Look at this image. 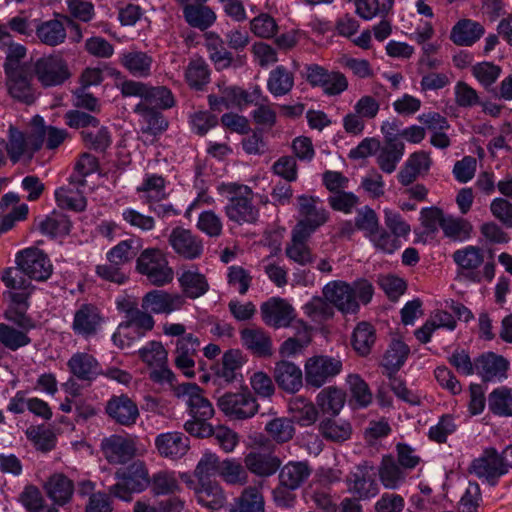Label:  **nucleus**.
<instances>
[{"label":"nucleus","mask_w":512,"mask_h":512,"mask_svg":"<svg viewBox=\"0 0 512 512\" xmlns=\"http://www.w3.org/2000/svg\"><path fill=\"white\" fill-rule=\"evenodd\" d=\"M174 394L185 402L191 416L184 424L185 431L198 438L208 437L213 432L208 420L214 416L215 410L203 389L195 383H182L174 388Z\"/></svg>","instance_id":"1"},{"label":"nucleus","mask_w":512,"mask_h":512,"mask_svg":"<svg viewBox=\"0 0 512 512\" xmlns=\"http://www.w3.org/2000/svg\"><path fill=\"white\" fill-rule=\"evenodd\" d=\"M374 287L364 278L351 283L332 280L322 288V295L342 314H357L360 305H367L373 297Z\"/></svg>","instance_id":"2"},{"label":"nucleus","mask_w":512,"mask_h":512,"mask_svg":"<svg viewBox=\"0 0 512 512\" xmlns=\"http://www.w3.org/2000/svg\"><path fill=\"white\" fill-rule=\"evenodd\" d=\"M16 267H9L2 273L1 280L4 282V278L11 270L17 271L20 281L34 291L35 287L31 284V280L45 281L47 280L53 271L48 256L40 249L30 247L26 248L16 254Z\"/></svg>","instance_id":"3"},{"label":"nucleus","mask_w":512,"mask_h":512,"mask_svg":"<svg viewBox=\"0 0 512 512\" xmlns=\"http://www.w3.org/2000/svg\"><path fill=\"white\" fill-rule=\"evenodd\" d=\"M452 259L458 267V275L475 283L491 282L495 277V263L492 260L485 262L482 248L468 245L457 249Z\"/></svg>","instance_id":"4"},{"label":"nucleus","mask_w":512,"mask_h":512,"mask_svg":"<svg viewBox=\"0 0 512 512\" xmlns=\"http://www.w3.org/2000/svg\"><path fill=\"white\" fill-rule=\"evenodd\" d=\"M3 283L8 289L7 295L10 299V304L4 313L5 319L25 331L33 328V321L27 315L29 298L33 291L20 281L18 272L14 270L8 272Z\"/></svg>","instance_id":"5"},{"label":"nucleus","mask_w":512,"mask_h":512,"mask_svg":"<svg viewBox=\"0 0 512 512\" xmlns=\"http://www.w3.org/2000/svg\"><path fill=\"white\" fill-rule=\"evenodd\" d=\"M135 270L157 287L169 284L174 277L166 254L155 247L146 248L139 253L136 258Z\"/></svg>","instance_id":"6"},{"label":"nucleus","mask_w":512,"mask_h":512,"mask_svg":"<svg viewBox=\"0 0 512 512\" xmlns=\"http://www.w3.org/2000/svg\"><path fill=\"white\" fill-rule=\"evenodd\" d=\"M115 475L118 482L110 487L109 492L126 502L132 500L133 493L144 491L151 483L148 469L145 463L140 460L118 470Z\"/></svg>","instance_id":"7"},{"label":"nucleus","mask_w":512,"mask_h":512,"mask_svg":"<svg viewBox=\"0 0 512 512\" xmlns=\"http://www.w3.org/2000/svg\"><path fill=\"white\" fill-rule=\"evenodd\" d=\"M230 197L225 206L227 218L238 224H254L259 217V210L253 204V191L247 185L230 184L228 186Z\"/></svg>","instance_id":"8"},{"label":"nucleus","mask_w":512,"mask_h":512,"mask_svg":"<svg viewBox=\"0 0 512 512\" xmlns=\"http://www.w3.org/2000/svg\"><path fill=\"white\" fill-rule=\"evenodd\" d=\"M31 71L43 88L60 86L71 77L66 60L59 54H50L36 59L32 63Z\"/></svg>","instance_id":"9"},{"label":"nucleus","mask_w":512,"mask_h":512,"mask_svg":"<svg viewBox=\"0 0 512 512\" xmlns=\"http://www.w3.org/2000/svg\"><path fill=\"white\" fill-rule=\"evenodd\" d=\"M299 220L293 230L312 235L330 218L329 211L321 205L319 197L299 195L297 197Z\"/></svg>","instance_id":"10"},{"label":"nucleus","mask_w":512,"mask_h":512,"mask_svg":"<svg viewBox=\"0 0 512 512\" xmlns=\"http://www.w3.org/2000/svg\"><path fill=\"white\" fill-rule=\"evenodd\" d=\"M217 405L226 416L236 420L252 418L259 410L258 402L248 388L225 393L218 399Z\"/></svg>","instance_id":"11"},{"label":"nucleus","mask_w":512,"mask_h":512,"mask_svg":"<svg viewBox=\"0 0 512 512\" xmlns=\"http://www.w3.org/2000/svg\"><path fill=\"white\" fill-rule=\"evenodd\" d=\"M469 472L479 479H484L495 484L498 479L506 475L507 468L503 457V451L499 452L494 447H486L482 453L472 460Z\"/></svg>","instance_id":"12"},{"label":"nucleus","mask_w":512,"mask_h":512,"mask_svg":"<svg viewBox=\"0 0 512 512\" xmlns=\"http://www.w3.org/2000/svg\"><path fill=\"white\" fill-rule=\"evenodd\" d=\"M41 137L39 133H35L34 126H32L28 135L10 126L9 141L5 143L4 139H0V147L5 146L10 160L16 163L25 156L32 158L42 148Z\"/></svg>","instance_id":"13"},{"label":"nucleus","mask_w":512,"mask_h":512,"mask_svg":"<svg viewBox=\"0 0 512 512\" xmlns=\"http://www.w3.org/2000/svg\"><path fill=\"white\" fill-rule=\"evenodd\" d=\"M105 323L100 308L91 303L80 304L73 313L71 330L74 335L89 339L98 335Z\"/></svg>","instance_id":"14"},{"label":"nucleus","mask_w":512,"mask_h":512,"mask_svg":"<svg viewBox=\"0 0 512 512\" xmlns=\"http://www.w3.org/2000/svg\"><path fill=\"white\" fill-rule=\"evenodd\" d=\"M341 370L340 360L326 355L313 356L304 365L305 381L308 386L320 388L340 374Z\"/></svg>","instance_id":"15"},{"label":"nucleus","mask_w":512,"mask_h":512,"mask_svg":"<svg viewBox=\"0 0 512 512\" xmlns=\"http://www.w3.org/2000/svg\"><path fill=\"white\" fill-rule=\"evenodd\" d=\"M8 94L16 101L31 105L38 97L32 84V75L27 68H8L5 72Z\"/></svg>","instance_id":"16"},{"label":"nucleus","mask_w":512,"mask_h":512,"mask_svg":"<svg viewBox=\"0 0 512 512\" xmlns=\"http://www.w3.org/2000/svg\"><path fill=\"white\" fill-rule=\"evenodd\" d=\"M345 483L347 491L358 500H369L379 494L378 484L366 463L359 464L351 470L346 476Z\"/></svg>","instance_id":"17"},{"label":"nucleus","mask_w":512,"mask_h":512,"mask_svg":"<svg viewBox=\"0 0 512 512\" xmlns=\"http://www.w3.org/2000/svg\"><path fill=\"white\" fill-rule=\"evenodd\" d=\"M104 409L111 421L124 427L135 425L140 416L138 405L127 394L112 395Z\"/></svg>","instance_id":"18"},{"label":"nucleus","mask_w":512,"mask_h":512,"mask_svg":"<svg viewBox=\"0 0 512 512\" xmlns=\"http://www.w3.org/2000/svg\"><path fill=\"white\" fill-rule=\"evenodd\" d=\"M168 242L173 251L186 260L198 259L204 251L203 240L191 230L183 227L173 228Z\"/></svg>","instance_id":"19"},{"label":"nucleus","mask_w":512,"mask_h":512,"mask_svg":"<svg viewBox=\"0 0 512 512\" xmlns=\"http://www.w3.org/2000/svg\"><path fill=\"white\" fill-rule=\"evenodd\" d=\"M101 450L110 464H125L136 454V443L129 436L113 434L101 442Z\"/></svg>","instance_id":"20"},{"label":"nucleus","mask_w":512,"mask_h":512,"mask_svg":"<svg viewBox=\"0 0 512 512\" xmlns=\"http://www.w3.org/2000/svg\"><path fill=\"white\" fill-rule=\"evenodd\" d=\"M260 312L264 323L276 329L290 326L296 316L292 305L285 299L277 297L264 302Z\"/></svg>","instance_id":"21"},{"label":"nucleus","mask_w":512,"mask_h":512,"mask_svg":"<svg viewBox=\"0 0 512 512\" xmlns=\"http://www.w3.org/2000/svg\"><path fill=\"white\" fill-rule=\"evenodd\" d=\"M509 361L502 355L486 352L475 359L476 374L484 382H501L507 378Z\"/></svg>","instance_id":"22"},{"label":"nucleus","mask_w":512,"mask_h":512,"mask_svg":"<svg viewBox=\"0 0 512 512\" xmlns=\"http://www.w3.org/2000/svg\"><path fill=\"white\" fill-rule=\"evenodd\" d=\"M67 367L77 380L89 384L103 374V368L98 359L88 352L77 351L72 354L67 361Z\"/></svg>","instance_id":"23"},{"label":"nucleus","mask_w":512,"mask_h":512,"mask_svg":"<svg viewBox=\"0 0 512 512\" xmlns=\"http://www.w3.org/2000/svg\"><path fill=\"white\" fill-rule=\"evenodd\" d=\"M185 303L182 295L168 293L163 290H152L146 293L141 301V307L145 311L154 314H170L180 310Z\"/></svg>","instance_id":"24"},{"label":"nucleus","mask_w":512,"mask_h":512,"mask_svg":"<svg viewBox=\"0 0 512 512\" xmlns=\"http://www.w3.org/2000/svg\"><path fill=\"white\" fill-rule=\"evenodd\" d=\"M246 358L239 349H229L224 352L221 362L214 367L215 380L219 385L232 384L242 378L241 368Z\"/></svg>","instance_id":"25"},{"label":"nucleus","mask_w":512,"mask_h":512,"mask_svg":"<svg viewBox=\"0 0 512 512\" xmlns=\"http://www.w3.org/2000/svg\"><path fill=\"white\" fill-rule=\"evenodd\" d=\"M200 346V340L195 335L188 333L178 338L175 349V365L183 374L189 378L193 377L195 367V356Z\"/></svg>","instance_id":"26"},{"label":"nucleus","mask_w":512,"mask_h":512,"mask_svg":"<svg viewBox=\"0 0 512 512\" xmlns=\"http://www.w3.org/2000/svg\"><path fill=\"white\" fill-rule=\"evenodd\" d=\"M244 465L251 474L261 478H268L279 470L281 460L272 452L252 450L245 455Z\"/></svg>","instance_id":"27"},{"label":"nucleus","mask_w":512,"mask_h":512,"mask_svg":"<svg viewBox=\"0 0 512 512\" xmlns=\"http://www.w3.org/2000/svg\"><path fill=\"white\" fill-rule=\"evenodd\" d=\"M273 377L278 387L287 393H296L303 385L302 370L290 361L281 360L276 362Z\"/></svg>","instance_id":"28"},{"label":"nucleus","mask_w":512,"mask_h":512,"mask_svg":"<svg viewBox=\"0 0 512 512\" xmlns=\"http://www.w3.org/2000/svg\"><path fill=\"white\" fill-rule=\"evenodd\" d=\"M46 495L53 502L51 505L62 507L72 500L74 483L62 473L52 474L43 486Z\"/></svg>","instance_id":"29"},{"label":"nucleus","mask_w":512,"mask_h":512,"mask_svg":"<svg viewBox=\"0 0 512 512\" xmlns=\"http://www.w3.org/2000/svg\"><path fill=\"white\" fill-rule=\"evenodd\" d=\"M242 346L257 357H269L273 353L272 339L262 328L250 327L240 331Z\"/></svg>","instance_id":"30"},{"label":"nucleus","mask_w":512,"mask_h":512,"mask_svg":"<svg viewBox=\"0 0 512 512\" xmlns=\"http://www.w3.org/2000/svg\"><path fill=\"white\" fill-rule=\"evenodd\" d=\"M193 491L197 503L207 509L218 510L226 502L225 492L216 481H198L193 487Z\"/></svg>","instance_id":"31"},{"label":"nucleus","mask_w":512,"mask_h":512,"mask_svg":"<svg viewBox=\"0 0 512 512\" xmlns=\"http://www.w3.org/2000/svg\"><path fill=\"white\" fill-rule=\"evenodd\" d=\"M155 447L162 457L177 459L189 449V439L181 432L161 433L155 438Z\"/></svg>","instance_id":"32"},{"label":"nucleus","mask_w":512,"mask_h":512,"mask_svg":"<svg viewBox=\"0 0 512 512\" xmlns=\"http://www.w3.org/2000/svg\"><path fill=\"white\" fill-rule=\"evenodd\" d=\"M119 63L132 76L148 78L152 74L154 59L147 52L131 49L120 55Z\"/></svg>","instance_id":"33"},{"label":"nucleus","mask_w":512,"mask_h":512,"mask_svg":"<svg viewBox=\"0 0 512 512\" xmlns=\"http://www.w3.org/2000/svg\"><path fill=\"white\" fill-rule=\"evenodd\" d=\"M77 181L69 178V183L55 190V200L58 207L71 210L74 212H82L86 209L87 200L81 191V187Z\"/></svg>","instance_id":"34"},{"label":"nucleus","mask_w":512,"mask_h":512,"mask_svg":"<svg viewBox=\"0 0 512 512\" xmlns=\"http://www.w3.org/2000/svg\"><path fill=\"white\" fill-rule=\"evenodd\" d=\"M408 472L399 466L392 455H384L378 466V477L385 489L397 490L407 480Z\"/></svg>","instance_id":"35"},{"label":"nucleus","mask_w":512,"mask_h":512,"mask_svg":"<svg viewBox=\"0 0 512 512\" xmlns=\"http://www.w3.org/2000/svg\"><path fill=\"white\" fill-rule=\"evenodd\" d=\"M263 487V482L259 481L255 485L244 488L229 512H265Z\"/></svg>","instance_id":"36"},{"label":"nucleus","mask_w":512,"mask_h":512,"mask_svg":"<svg viewBox=\"0 0 512 512\" xmlns=\"http://www.w3.org/2000/svg\"><path fill=\"white\" fill-rule=\"evenodd\" d=\"M484 32L485 29L479 22L461 19L452 27L450 40L458 46L470 47L484 35Z\"/></svg>","instance_id":"37"},{"label":"nucleus","mask_w":512,"mask_h":512,"mask_svg":"<svg viewBox=\"0 0 512 512\" xmlns=\"http://www.w3.org/2000/svg\"><path fill=\"white\" fill-rule=\"evenodd\" d=\"M278 481L288 487L299 489L311 476L312 467L308 461H289L279 468Z\"/></svg>","instance_id":"38"},{"label":"nucleus","mask_w":512,"mask_h":512,"mask_svg":"<svg viewBox=\"0 0 512 512\" xmlns=\"http://www.w3.org/2000/svg\"><path fill=\"white\" fill-rule=\"evenodd\" d=\"M182 10L187 24L201 31L210 28L217 19L213 9L207 5H201V3H184Z\"/></svg>","instance_id":"39"},{"label":"nucleus","mask_w":512,"mask_h":512,"mask_svg":"<svg viewBox=\"0 0 512 512\" xmlns=\"http://www.w3.org/2000/svg\"><path fill=\"white\" fill-rule=\"evenodd\" d=\"M134 112L141 117V130L143 134L157 136L167 130L168 121L161 112L149 107L147 103H138L134 108Z\"/></svg>","instance_id":"40"},{"label":"nucleus","mask_w":512,"mask_h":512,"mask_svg":"<svg viewBox=\"0 0 512 512\" xmlns=\"http://www.w3.org/2000/svg\"><path fill=\"white\" fill-rule=\"evenodd\" d=\"M204 39L209 58L214 63L215 68L217 70L228 68L233 61V55L225 48V42L220 35L210 31L204 34Z\"/></svg>","instance_id":"41"},{"label":"nucleus","mask_w":512,"mask_h":512,"mask_svg":"<svg viewBox=\"0 0 512 512\" xmlns=\"http://www.w3.org/2000/svg\"><path fill=\"white\" fill-rule=\"evenodd\" d=\"M410 354L409 346L400 339H393L389 344L382 360V366L388 377L395 375L405 364Z\"/></svg>","instance_id":"42"},{"label":"nucleus","mask_w":512,"mask_h":512,"mask_svg":"<svg viewBox=\"0 0 512 512\" xmlns=\"http://www.w3.org/2000/svg\"><path fill=\"white\" fill-rule=\"evenodd\" d=\"M142 247V239L140 237H130L120 241L107 252V260L110 263L124 266L130 263L139 253Z\"/></svg>","instance_id":"43"},{"label":"nucleus","mask_w":512,"mask_h":512,"mask_svg":"<svg viewBox=\"0 0 512 512\" xmlns=\"http://www.w3.org/2000/svg\"><path fill=\"white\" fill-rule=\"evenodd\" d=\"M294 74L283 65H278L272 69L267 79V90L274 97L285 96L290 93L294 87Z\"/></svg>","instance_id":"44"},{"label":"nucleus","mask_w":512,"mask_h":512,"mask_svg":"<svg viewBox=\"0 0 512 512\" xmlns=\"http://www.w3.org/2000/svg\"><path fill=\"white\" fill-rule=\"evenodd\" d=\"M18 502L27 512H59L57 507L46 502L40 489L32 484L23 488L18 495Z\"/></svg>","instance_id":"45"},{"label":"nucleus","mask_w":512,"mask_h":512,"mask_svg":"<svg viewBox=\"0 0 512 512\" xmlns=\"http://www.w3.org/2000/svg\"><path fill=\"white\" fill-rule=\"evenodd\" d=\"M178 281L184 295L190 299H196L204 295L209 289L205 276L197 269L183 271Z\"/></svg>","instance_id":"46"},{"label":"nucleus","mask_w":512,"mask_h":512,"mask_svg":"<svg viewBox=\"0 0 512 512\" xmlns=\"http://www.w3.org/2000/svg\"><path fill=\"white\" fill-rule=\"evenodd\" d=\"M72 223L67 215L60 211H52L42 219L38 228L43 235L49 237H62L70 233Z\"/></svg>","instance_id":"47"},{"label":"nucleus","mask_w":512,"mask_h":512,"mask_svg":"<svg viewBox=\"0 0 512 512\" xmlns=\"http://www.w3.org/2000/svg\"><path fill=\"white\" fill-rule=\"evenodd\" d=\"M35 32L41 43L51 47L64 43L67 36L63 23L58 19L39 23Z\"/></svg>","instance_id":"48"},{"label":"nucleus","mask_w":512,"mask_h":512,"mask_svg":"<svg viewBox=\"0 0 512 512\" xmlns=\"http://www.w3.org/2000/svg\"><path fill=\"white\" fill-rule=\"evenodd\" d=\"M346 401L345 392L337 387L329 386L322 389L316 398L317 405L323 413L333 416L339 414Z\"/></svg>","instance_id":"49"},{"label":"nucleus","mask_w":512,"mask_h":512,"mask_svg":"<svg viewBox=\"0 0 512 512\" xmlns=\"http://www.w3.org/2000/svg\"><path fill=\"white\" fill-rule=\"evenodd\" d=\"M376 341V331L369 322H360L353 330L351 344L353 349L361 356L371 352Z\"/></svg>","instance_id":"50"},{"label":"nucleus","mask_w":512,"mask_h":512,"mask_svg":"<svg viewBox=\"0 0 512 512\" xmlns=\"http://www.w3.org/2000/svg\"><path fill=\"white\" fill-rule=\"evenodd\" d=\"M311 235L292 230L291 243L285 249L286 256L300 264L306 265L312 262L313 256L306 242Z\"/></svg>","instance_id":"51"},{"label":"nucleus","mask_w":512,"mask_h":512,"mask_svg":"<svg viewBox=\"0 0 512 512\" xmlns=\"http://www.w3.org/2000/svg\"><path fill=\"white\" fill-rule=\"evenodd\" d=\"M488 407L491 413L499 417L512 416V388L500 386L488 395Z\"/></svg>","instance_id":"52"},{"label":"nucleus","mask_w":512,"mask_h":512,"mask_svg":"<svg viewBox=\"0 0 512 512\" xmlns=\"http://www.w3.org/2000/svg\"><path fill=\"white\" fill-rule=\"evenodd\" d=\"M31 125L34 126L35 133L42 136V145L45 142L48 149L58 148L68 137V132L65 129L45 126L44 119L39 115L32 118Z\"/></svg>","instance_id":"53"},{"label":"nucleus","mask_w":512,"mask_h":512,"mask_svg":"<svg viewBox=\"0 0 512 512\" xmlns=\"http://www.w3.org/2000/svg\"><path fill=\"white\" fill-rule=\"evenodd\" d=\"M138 193L145 194V202L147 204H155L165 199V179L157 174H146L143 182L137 187Z\"/></svg>","instance_id":"54"},{"label":"nucleus","mask_w":512,"mask_h":512,"mask_svg":"<svg viewBox=\"0 0 512 512\" xmlns=\"http://www.w3.org/2000/svg\"><path fill=\"white\" fill-rule=\"evenodd\" d=\"M185 80L190 88L202 90L210 80L208 64L202 58L191 60L185 69Z\"/></svg>","instance_id":"55"},{"label":"nucleus","mask_w":512,"mask_h":512,"mask_svg":"<svg viewBox=\"0 0 512 512\" xmlns=\"http://www.w3.org/2000/svg\"><path fill=\"white\" fill-rule=\"evenodd\" d=\"M404 143L393 142L386 143L377 156V164L380 169L387 174L395 171L397 164L404 155Z\"/></svg>","instance_id":"56"},{"label":"nucleus","mask_w":512,"mask_h":512,"mask_svg":"<svg viewBox=\"0 0 512 512\" xmlns=\"http://www.w3.org/2000/svg\"><path fill=\"white\" fill-rule=\"evenodd\" d=\"M319 431L326 440L342 443L350 438L352 428L345 421L324 419L319 425Z\"/></svg>","instance_id":"57"},{"label":"nucleus","mask_w":512,"mask_h":512,"mask_svg":"<svg viewBox=\"0 0 512 512\" xmlns=\"http://www.w3.org/2000/svg\"><path fill=\"white\" fill-rule=\"evenodd\" d=\"M218 475L230 485H245L248 482V473L245 465L238 460L228 458L221 462Z\"/></svg>","instance_id":"58"},{"label":"nucleus","mask_w":512,"mask_h":512,"mask_svg":"<svg viewBox=\"0 0 512 512\" xmlns=\"http://www.w3.org/2000/svg\"><path fill=\"white\" fill-rule=\"evenodd\" d=\"M442 230L446 237L454 241H465L471 237L473 226L464 218L447 215Z\"/></svg>","instance_id":"59"},{"label":"nucleus","mask_w":512,"mask_h":512,"mask_svg":"<svg viewBox=\"0 0 512 512\" xmlns=\"http://www.w3.org/2000/svg\"><path fill=\"white\" fill-rule=\"evenodd\" d=\"M502 68L490 61H482L471 67V74L485 89L492 87L501 76Z\"/></svg>","instance_id":"60"},{"label":"nucleus","mask_w":512,"mask_h":512,"mask_svg":"<svg viewBox=\"0 0 512 512\" xmlns=\"http://www.w3.org/2000/svg\"><path fill=\"white\" fill-rule=\"evenodd\" d=\"M303 310L306 316L318 323L331 319L334 315L332 304L324 296L312 297L303 306Z\"/></svg>","instance_id":"61"},{"label":"nucleus","mask_w":512,"mask_h":512,"mask_svg":"<svg viewBox=\"0 0 512 512\" xmlns=\"http://www.w3.org/2000/svg\"><path fill=\"white\" fill-rule=\"evenodd\" d=\"M127 323L137 333V339L142 338L145 334L154 328L155 320L149 311L139 309L137 307L131 308L126 312Z\"/></svg>","instance_id":"62"},{"label":"nucleus","mask_w":512,"mask_h":512,"mask_svg":"<svg viewBox=\"0 0 512 512\" xmlns=\"http://www.w3.org/2000/svg\"><path fill=\"white\" fill-rule=\"evenodd\" d=\"M290 411L294 420L303 427L312 425L318 417L315 405L304 398H297L291 402Z\"/></svg>","instance_id":"63"},{"label":"nucleus","mask_w":512,"mask_h":512,"mask_svg":"<svg viewBox=\"0 0 512 512\" xmlns=\"http://www.w3.org/2000/svg\"><path fill=\"white\" fill-rule=\"evenodd\" d=\"M25 434L38 450L47 452L55 446V434L44 425L30 426L25 431Z\"/></svg>","instance_id":"64"}]
</instances>
